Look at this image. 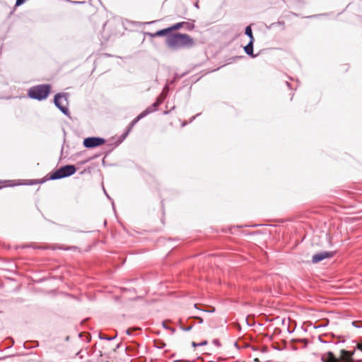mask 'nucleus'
<instances>
[{
    "mask_svg": "<svg viewBox=\"0 0 362 362\" xmlns=\"http://www.w3.org/2000/svg\"><path fill=\"white\" fill-rule=\"evenodd\" d=\"M155 102L158 105V106L163 103L160 100H158V98H156V100Z\"/></svg>",
    "mask_w": 362,
    "mask_h": 362,
    "instance_id": "obj_27",
    "label": "nucleus"
},
{
    "mask_svg": "<svg viewBox=\"0 0 362 362\" xmlns=\"http://www.w3.org/2000/svg\"><path fill=\"white\" fill-rule=\"evenodd\" d=\"M333 256V252H320L315 255H314L312 257V262L315 264L318 263L320 261L327 259L330 258Z\"/></svg>",
    "mask_w": 362,
    "mask_h": 362,
    "instance_id": "obj_6",
    "label": "nucleus"
},
{
    "mask_svg": "<svg viewBox=\"0 0 362 362\" xmlns=\"http://www.w3.org/2000/svg\"><path fill=\"white\" fill-rule=\"evenodd\" d=\"M194 318L197 319L199 320V323L201 324L203 322V319L200 317H198V316H195L194 317Z\"/></svg>",
    "mask_w": 362,
    "mask_h": 362,
    "instance_id": "obj_23",
    "label": "nucleus"
},
{
    "mask_svg": "<svg viewBox=\"0 0 362 362\" xmlns=\"http://www.w3.org/2000/svg\"><path fill=\"white\" fill-rule=\"evenodd\" d=\"M158 107V105L156 102H154L151 106H149L147 108H151L152 109L151 112H153L156 110Z\"/></svg>",
    "mask_w": 362,
    "mask_h": 362,
    "instance_id": "obj_18",
    "label": "nucleus"
},
{
    "mask_svg": "<svg viewBox=\"0 0 362 362\" xmlns=\"http://www.w3.org/2000/svg\"><path fill=\"white\" fill-rule=\"evenodd\" d=\"M212 342L215 346H216L218 347L221 346V343L219 342V341L218 339H214Z\"/></svg>",
    "mask_w": 362,
    "mask_h": 362,
    "instance_id": "obj_22",
    "label": "nucleus"
},
{
    "mask_svg": "<svg viewBox=\"0 0 362 362\" xmlns=\"http://www.w3.org/2000/svg\"><path fill=\"white\" fill-rule=\"evenodd\" d=\"M322 361L323 362H337L338 360L332 352L328 351L322 356Z\"/></svg>",
    "mask_w": 362,
    "mask_h": 362,
    "instance_id": "obj_9",
    "label": "nucleus"
},
{
    "mask_svg": "<svg viewBox=\"0 0 362 362\" xmlns=\"http://www.w3.org/2000/svg\"><path fill=\"white\" fill-rule=\"evenodd\" d=\"M286 85L289 87L290 86V83L288 82H286Z\"/></svg>",
    "mask_w": 362,
    "mask_h": 362,
    "instance_id": "obj_35",
    "label": "nucleus"
},
{
    "mask_svg": "<svg viewBox=\"0 0 362 362\" xmlns=\"http://www.w3.org/2000/svg\"><path fill=\"white\" fill-rule=\"evenodd\" d=\"M146 35L151 37H161V36H165V35H166V37H167L168 35H171V33L170 31L169 28H167L165 29L158 30L157 32H156L154 33H146Z\"/></svg>",
    "mask_w": 362,
    "mask_h": 362,
    "instance_id": "obj_8",
    "label": "nucleus"
},
{
    "mask_svg": "<svg viewBox=\"0 0 362 362\" xmlns=\"http://www.w3.org/2000/svg\"><path fill=\"white\" fill-rule=\"evenodd\" d=\"M26 0H16V6H19L22 5Z\"/></svg>",
    "mask_w": 362,
    "mask_h": 362,
    "instance_id": "obj_21",
    "label": "nucleus"
},
{
    "mask_svg": "<svg viewBox=\"0 0 362 362\" xmlns=\"http://www.w3.org/2000/svg\"><path fill=\"white\" fill-rule=\"evenodd\" d=\"M358 349L362 351V344H358Z\"/></svg>",
    "mask_w": 362,
    "mask_h": 362,
    "instance_id": "obj_29",
    "label": "nucleus"
},
{
    "mask_svg": "<svg viewBox=\"0 0 362 362\" xmlns=\"http://www.w3.org/2000/svg\"><path fill=\"white\" fill-rule=\"evenodd\" d=\"M129 134V132L127 129V131L121 135L120 139H119L117 143L115 144L114 147L117 146L119 144L122 143V141L125 139V138L127 136V135Z\"/></svg>",
    "mask_w": 362,
    "mask_h": 362,
    "instance_id": "obj_15",
    "label": "nucleus"
},
{
    "mask_svg": "<svg viewBox=\"0 0 362 362\" xmlns=\"http://www.w3.org/2000/svg\"><path fill=\"white\" fill-rule=\"evenodd\" d=\"M163 346H162V344H160V346H159L158 348H159V349H161V348H163Z\"/></svg>",
    "mask_w": 362,
    "mask_h": 362,
    "instance_id": "obj_33",
    "label": "nucleus"
},
{
    "mask_svg": "<svg viewBox=\"0 0 362 362\" xmlns=\"http://www.w3.org/2000/svg\"><path fill=\"white\" fill-rule=\"evenodd\" d=\"M168 90V86L166 85L163 89V91L160 93V95L157 98L158 100H160L162 102H163L166 98Z\"/></svg>",
    "mask_w": 362,
    "mask_h": 362,
    "instance_id": "obj_14",
    "label": "nucleus"
},
{
    "mask_svg": "<svg viewBox=\"0 0 362 362\" xmlns=\"http://www.w3.org/2000/svg\"><path fill=\"white\" fill-rule=\"evenodd\" d=\"M105 193L106 194L107 197H108L109 199H110V197H109V195H107V194L106 193V192H105Z\"/></svg>",
    "mask_w": 362,
    "mask_h": 362,
    "instance_id": "obj_36",
    "label": "nucleus"
},
{
    "mask_svg": "<svg viewBox=\"0 0 362 362\" xmlns=\"http://www.w3.org/2000/svg\"><path fill=\"white\" fill-rule=\"evenodd\" d=\"M126 333H127V334L130 335L131 334V329H127L126 330Z\"/></svg>",
    "mask_w": 362,
    "mask_h": 362,
    "instance_id": "obj_28",
    "label": "nucleus"
},
{
    "mask_svg": "<svg viewBox=\"0 0 362 362\" xmlns=\"http://www.w3.org/2000/svg\"><path fill=\"white\" fill-rule=\"evenodd\" d=\"M201 310L203 312L213 313L215 311V309L213 308L212 310Z\"/></svg>",
    "mask_w": 362,
    "mask_h": 362,
    "instance_id": "obj_24",
    "label": "nucleus"
},
{
    "mask_svg": "<svg viewBox=\"0 0 362 362\" xmlns=\"http://www.w3.org/2000/svg\"><path fill=\"white\" fill-rule=\"evenodd\" d=\"M194 308H197V309H199V308H197V304H194Z\"/></svg>",
    "mask_w": 362,
    "mask_h": 362,
    "instance_id": "obj_32",
    "label": "nucleus"
},
{
    "mask_svg": "<svg viewBox=\"0 0 362 362\" xmlns=\"http://www.w3.org/2000/svg\"><path fill=\"white\" fill-rule=\"evenodd\" d=\"M198 115H199V114H198V115H197L196 116L192 117L191 118V119H190V122H192V120H194V119H195V117H196L197 116H198Z\"/></svg>",
    "mask_w": 362,
    "mask_h": 362,
    "instance_id": "obj_30",
    "label": "nucleus"
},
{
    "mask_svg": "<svg viewBox=\"0 0 362 362\" xmlns=\"http://www.w3.org/2000/svg\"><path fill=\"white\" fill-rule=\"evenodd\" d=\"M185 24H187V23L185 22H180V23H177L173 25L171 27H169L170 33L173 30H178V29L181 28Z\"/></svg>",
    "mask_w": 362,
    "mask_h": 362,
    "instance_id": "obj_13",
    "label": "nucleus"
},
{
    "mask_svg": "<svg viewBox=\"0 0 362 362\" xmlns=\"http://www.w3.org/2000/svg\"><path fill=\"white\" fill-rule=\"evenodd\" d=\"M54 103L64 115H69V111L67 107L68 100L66 93L56 94L54 98Z\"/></svg>",
    "mask_w": 362,
    "mask_h": 362,
    "instance_id": "obj_4",
    "label": "nucleus"
},
{
    "mask_svg": "<svg viewBox=\"0 0 362 362\" xmlns=\"http://www.w3.org/2000/svg\"><path fill=\"white\" fill-rule=\"evenodd\" d=\"M119 346H120V344H117V349L119 348Z\"/></svg>",
    "mask_w": 362,
    "mask_h": 362,
    "instance_id": "obj_37",
    "label": "nucleus"
},
{
    "mask_svg": "<svg viewBox=\"0 0 362 362\" xmlns=\"http://www.w3.org/2000/svg\"><path fill=\"white\" fill-rule=\"evenodd\" d=\"M105 140L100 137H88L83 140V146L88 148L98 147L105 144Z\"/></svg>",
    "mask_w": 362,
    "mask_h": 362,
    "instance_id": "obj_5",
    "label": "nucleus"
},
{
    "mask_svg": "<svg viewBox=\"0 0 362 362\" xmlns=\"http://www.w3.org/2000/svg\"><path fill=\"white\" fill-rule=\"evenodd\" d=\"M352 325L357 328H361L362 327V322L361 321H353Z\"/></svg>",
    "mask_w": 362,
    "mask_h": 362,
    "instance_id": "obj_17",
    "label": "nucleus"
},
{
    "mask_svg": "<svg viewBox=\"0 0 362 362\" xmlns=\"http://www.w3.org/2000/svg\"><path fill=\"white\" fill-rule=\"evenodd\" d=\"M194 6H195L197 8H199V4H198V2H196V3H195Z\"/></svg>",
    "mask_w": 362,
    "mask_h": 362,
    "instance_id": "obj_31",
    "label": "nucleus"
},
{
    "mask_svg": "<svg viewBox=\"0 0 362 362\" xmlns=\"http://www.w3.org/2000/svg\"><path fill=\"white\" fill-rule=\"evenodd\" d=\"M340 353H341L340 357H341V360H343L344 361H349L351 359L353 353H351V351L342 349V350H341Z\"/></svg>",
    "mask_w": 362,
    "mask_h": 362,
    "instance_id": "obj_11",
    "label": "nucleus"
},
{
    "mask_svg": "<svg viewBox=\"0 0 362 362\" xmlns=\"http://www.w3.org/2000/svg\"><path fill=\"white\" fill-rule=\"evenodd\" d=\"M33 183H34V182L33 180H30V184L31 185V184H33Z\"/></svg>",
    "mask_w": 362,
    "mask_h": 362,
    "instance_id": "obj_38",
    "label": "nucleus"
},
{
    "mask_svg": "<svg viewBox=\"0 0 362 362\" xmlns=\"http://www.w3.org/2000/svg\"><path fill=\"white\" fill-rule=\"evenodd\" d=\"M206 344H207L206 341H203L201 343H199V346H204V345H206Z\"/></svg>",
    "mask_w": 362,
    "mask_h": 362,
    "instance_id": "obj_25",
    "label": "nucleus"
},
{
    "mask_svg": "<svg viewBox=\"0 0 362 362\" xmlns=\"http://www.w3.org/2000/svg\"><path fill=\"white\" fill-rule=\"evenodd\" d=\"M152 109L151 108H146L144 111L141 112L136 118H134L131 123L129 124L127 130L128 132H131L134 126L142 118L147 116L148 114L151 113Z\"/></svg>",
    "mask_w": 362,
    "mask_h": 362,
    "instance_id": "obj_7",
    "label": "nucleus"
},
{
    "mask_svg": "<svg viewBox=\"0 0 362 362\" xmlns=\"http://www.w3.org/2000/svg\"><path fill=\"white\" fill-rule=\"evenodd\" d=\"M245 33L247 36L249 37L250 40L255 41V38L252 35V30L250 25H248L245 28Z\"/></svg>",
    "mask_w": 362,
    "mask_h": 362,
    "instance_id": "obj_12",
    "label": "nucleus"
},
{
    "mask_svg": "<svg viewBox=\"0 0 362 362\" xmlns=\"http://www.w3.org/2000/svg\"><path fill=\"white\" fill-rule=\"evenodd\" d=\"M163 326L166 329H170L172 331V332H175V328H171V327L167 326L165 322H163Z\"/></svg>",
    "mask_w": 362,
    "mask_h": 362,
    "instance_id": "obj_20",
    "label": "nucleus"
},
{
    "mask_svg": "<svg viewBox=\"0 0 362 362\" xmlns=\"http://www.w3.org/2000/svg\"><path fill=\"white\" fill-rule=\"evenodd\" d=\"M193 327V325H190L189 327H181V329L185 332L190 331Z\"/></svg>",
    "mask_w": 362,
    "mask_h": 362,
    "instance_id": "obj_19",
    "label": "nucleus"
},
{
    "mask_svg": "<svg viewBox=\"0 0 362 362\" xmlns=\"http://www.w3.org/2000/svg\"><path fill=\"white\" fill-rule=\"evenodd\" d=\"M99 338L100 339H105V340H107V341H111V340H113L116 338V336H114V337H107V336H103L101 334L99 335Z\"/></svg>",
    "mask_w": 362,
    "mask_h": 362,
    "instance_id": "obj_16",
    "label": "nucleus"
},
{
    "mask_svg": "<svg viewBox=\"0 0 362 362\" xmlns=\"http://www.w3.org/2000/svg\"><path fill=\"white\" fill-rule=\"evenodd\" d=\"M51 86L49 84H40L31 87L28 92V95L37 100H42L47 98L50 93Z\"/></svg>",
    "mask_w": 362,
    "mask_h": 362,
    "instance_id": "obj_2",
    "label": "nucleus"
},
{
    "mask_svg": "<svg viewBox=\"0 0 362 362\" xmlns=\"http://www.w3.org/2000/svg\"><path fill=\"white\" fill-rule=\"evenodd\" d=\"M167 46L173 50L189 48L194 45V40L187 34L175 33L168 35L165 40Z\"/></svg>",
    "mask_w": 362,
    "mask_h": 362,
    "instance_id": "obj_1",
    "label": "nucleus"
},
{
    "mask_svg": "<svg viewBox=\"0 0 362 362\" xmlns=\"http://www.w3.org/2000/svg\"><path fill=\"white\" fill-rule=\"evenodd\" d=\"M192 346L193 347L199 346V343H196V342H192Z\"/></svg>",
    "mask_w": 362,
    "mask_h": 362,
    "instance_id": "obj_26",
    "label": "nucleus"
},
{
    "mask_svg": "<svg viewBox=\"0 0 362 362\" xmlns=\"http://www.w3.org/2000/svg\"><path fill=\"white\" fill-rule=\"evenodd\" d=\"M163 346H162V344H160V346H159L158 348H159V349H161V348H163Z\"/></svg>",
    "mask_w": 362,
    "mask_h": 362,
    "instance_id": "obj_34",
    "label": "nucleus"
},
{
    "mask_svg": "<svg viewBox=\"0 0 362 362\" xmlns=\"http://www.w3.org/2000/svg\"><path fill=\"white\" fill-rule=\"evenodd\" d=\"M255 41L250 40L248 44L244 47L245 52L250 57L255 58L257 55L253 54V45Z\"/></svg>",
    "mask_w": 362,
    "mask_h": 362,
    "instance_id": "obj_10",
    "label": "nucleus"
},
{
    "mask_svg": "<svg viewBox=\"0 0 362 362\" xmlns=\"http://www.w3.org/2000/svg\"><path fill=\"white\" fill-rule=\"evenodd\" d=\"M76 171V168L74 165H66L61 167L50 175V180H59L69 177L74 175Z\"/></svg>",
    "mask_w": 362,
    "mask_h": 362,
    "instance_id": "obj_3",
    "label": "nucleus"
},
{
    "mask_svg": "<svg viewBox=\"0 0 362 362\" xmlns=\"http://www.w3.org/2000/svg\"><path fill=\"white\" fill-rule=\"evenodd\" d=\"M154 23V21L148 22V23H148V24H151V23Z\"/></svg>",
    "mask_w": 362,
    "mask_h": 362,
    "instance_id": "obj_39",
    "label": "nucleus"
}]
</instances>
